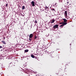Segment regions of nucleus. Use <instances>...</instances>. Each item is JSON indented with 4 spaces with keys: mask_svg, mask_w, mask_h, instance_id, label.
I'll return each instance as SVG.
<instances>
[{
    "mask_svg": "<svg viewBox=\"0 0 76 76\" xmlns=\"http://www.w3.org/2000/svg\"><path fill=\"white\" fill-rule=\"evenodd\" d=\"M29 51V50L28 49H26L24 50V53H28Z\"/></svg>",
    "mask_w": 76,
    "mask_h": 76,
    "instance_id": "6",
    "label": "nucleus"
},
{
    "mask_svg": "<svg viewBox=\"0 0 76 76\" xmlns=\"http://www.w3.org/2000/svg\"><path fill=\"white\" fill-rule=\"evenodd\" d=\"M23 17L24 16V15H23Z\"/></svg>",
    "mask_w": 76,
    "mask_h": 76,
    "instance_id": "32",
    "label": "nucleus"
},
{
    "mask_svg": "<svg viewBox=\"0 0 76 76\" xmlns=\"http://www.w3.org/2000/svg\"><path fill=\"white\" fill-rule=\"evenodd\" d=\"M32 6L34 7L35 6V2L34 1H32L31 2Z\"/></svg>",
    "mask_w": 76,
    "mask_h": 76,
    "instance_id": "2",
    "label": "nucleus"
},
{
    "mask_svg": "<svg viewBox=\"0 0 76 76\" xmlns=\"http://www.w3.org/2000/svg\"><path fill=\"white\" fill-rule=\"evenodd\" d=\"M1 42H2L4 44H6V42L3 41H1Z\"/></svg>",
    "mask_w": 76,
    "mask_h": 76,
    "instance_id": "10",
    "label": "nucleus"
},
{
    "mask_svg": "<svg viewBox=\"0 0 76 76\" xmlns=\"http://www.w3.org/2000/svg\"><path fill=\"white\" fill-rule=\"evenodd\" d=\"M67 4H69V2H67Z\"/></svg>",
    "mask_w": 76,
    "mask_h": 76,
    "instance_id": "30",
    "label": "nucleus"
},
{
    "mask_svg": "<svg viewBox=\"0 0 76 76\" xmlns=\"http://www.w3.org/2000/svg\"><path fill=\"white\" fill-rule=\"evenodd\" d=\"M64 26V25H63V24H62V25H61L60 26V27H62V26Z\"/></svg>",
    "mask_w": 76,
    "mask_h": 76,
    "instance_id": "19",
    "label": "nucleus"
},
{
    "mask_svg": "<svg viewBox=\"0 0 76 76\" xmlns=\"http://www.w3.org/2000/svg\"><path fill=\"white\" fill-rule=\"evenodd\" d=\"M58 24H56V25H54L53 27V29H56V28H58Z\"/></svg>",
    "mask_w": 76,
    "mask_h": 76,
    "instance_id": "1",
    "label": "nucleus"
},
{
    "mask_svg": "<svg viewBox=\"0 0 76 76\" xmlns=\"http://www.w3.org/2000/svg\"><path fill=\"white\" fill-rule=\"evenodd\" d=\"M29 37L30 38H32L33 37V34H31L29 35Z\"/></svg>",
    "mask_w": 76,
    "mask_h": 76,
    "instance_id": "4",
    "label": "nucleus"
},
{
    "mask_svg": "<svg viewBox=\"0 0 76 76\" xmlns=\"http://www.w3.org/2000/svg\"><path fill=\"white\" fill-rule=\"evenodd\" d=\"M56 75H58V73H56Z\"/></svg>",
    "mask_w": 76,
    "mask_h": 76,
    "instance_id": "24",
    "label": "nucleus"
},
{
    "mask_svg": "<svg viewBox=\"0 0 76 76\" xmlns=\"http://www.w3.org/2000/svg\"><path fill=\"white\" fill-rule=\"evenodd\" d=\"M3 39H5V37H4Z\"/></svg>",
    "mask_w": 76,
    "mask_h": 76,
    "instance_id": "25",
    "label": "nucleus"
},
{
    "mask_svg": "<svg viewBox=\"0 0 76 76\" xmlns=\"http://www.w3.org/2000/svg\"><path fill=\"white\" fill-rule=\"evenodd\" d=\"M0 60H1V58H0Z\"/></svg>",
    "mask_w": 76,
    "mask_h": 76,
    "instance_id": "29",
    "label": "nucleus"
},
{
    "mask_svg": "<svg viewBox=\"0 0 76 76\" xmlns=\"http://www.w3.org/2000/svg\"><path fill=\"white\" fill-rule=\"evenodd\" d=\"M45 9H48V7H47V6H45Z\"/></svg>",
    "mask_w": 76,
    "mask_h": 76,
    "instance_id": "17",
    "label": "nucleus"
},
{
    "mask_svg": "<svg viewBox=\"0 0 76 76\" xmlns=\"http://www.w3.org/2000/svg\"><path fill=\"white\" fill-rule=\"evenodd\" d=\"M54 21H55V20L54 19L52 20V21L50 22L51 23H54Z\"/></svg>",
    "mask_w": 76,
    "mask_h": 76,
    "instance_id": "8",
    "label": "nucleus"
},
{
    "mask_svg": "<svg viewBox=\"0 0 76 76\" xmlns=\"http://www.w3.org/2000/svg\"><path fill=\"white\" fill-rule=\"evenodd\" d=\"M0 48H2V46H0Z\"/></svg>",
    "mask_w": 76,
    "mask_h": 76,
    "instance_id": "26",
    "label": "nucleus"
},
{
    "mask_svg": "<svg viewBox=\"0 0 76 76\" xmlns=\"http://www.w3.org/2000/svg\"><path fill=\"white\" fill-rule=\"evenodd\" d=\"M63 20L64 22H67V20H66L65 18H63Z\"/></svg>",
    "mask_w": 76,
    "mask_h": 76,
    "instance_id": "7",
    "label": "nucleus"
},
{
    "mask_svg": "<svg viewBox=\"0 0 76 76\" xmlns=\"http://www.w3.org/2000/svg\"><path fill=\"white\" fill-rule=\"evenodd\" d=\"M11 48H8V49H7L8 50H10V49Z\"/></svg>",
    "mask_w": 76,
    "mask_h": 76,
    "instance_id": "23",
    "label": "nucleus"
},
{
    "mask_svg": "<svg viewBox=\"0 0 76 76\" xmlns=\"http://www.w3.org/2000/svg\"><path fill=\"white\" fill-rule=\"evenodd\" d=\"M1 51H3V50L2 49H1V50H0Z\"/></svg>",
    "mask_w": 76,
    "mask_h": 76,
    "instance_id": "28",
    "label": "nucleus"
},
{
    "mask_svg": "<svg viewBox=\"0 0 76 76\" xmlns=\"http://www.w3.org/2000/svg\"><path fill=\"white\" fill-rule=\"evenodd\" d=\"M29 40L30 41H31L32 40V38H29Z\"/></svg>",
    "mask_w": 76,
    "mask_h": 76,
    "instance_id": "14",
    "label": "nucleus"
},
{
    "mask_svg": "<svg viewBox=\"0 0 76 76\" xmlns=\"http://www.w3.org/2000/svg\"><path fill=\"white\" fill-rule=\"evenodd\" d=\"M71 4H69V5L68 7H71Z\"/></svg>",
    "mask_w": 76,
    "mask_h": 76,
    "instance_id": "18",
    "label": "nucleus"
},
{
    "mask_svg": "<svg viewBox=\"0 0 76 76\" xmlns=\"http://www.w3.org/2000/svg\"><path fill=\"white\" fill-rule=\"evenodd\" d=\"M31 57H32V58H35V56H34V55H31Z\"/></svg>",
    "mask_w": 76,
    "mask_h": 76,
    "instance_id": "13",
    "label": "nucleus"
},
{
    "mask_svg": "<svg viewBox=\"0 0 76 76\" xmlns=\"http://www.w3.org/2000/svg\"><path fill=\"white\" fill-rule=\"evenodd\" d=\"M65 16L67 17V11H65L64 13Z\"/></svg>",
    "mask_w": 76,
    "mask_h": 76,
    "instance_id": "3",
    "label": "nucleus"
},
{
    "mask_svg": "<svg viewBox=\"0 0 76 76\" xmlns=\"http://www.w3.org/2000/svg\"><path fill=\"white\" fill-rule=\"evenodd\" d=\"M3 50H4V48H2Z\"/></svg>",
    "mask_w": 76,
    "mask_h": 76,
    "instance_id": "31",
    "label": "nucleus"
},
{
    "mask_svg": "<svg viewBox=\"0 0 76 76\" xmlns=\"http://www.w3.org/2000/svg\"><path fill=\"white\" fill-rule=\"evenodd\" d=\"M63 24L64 26V25H66L67 24V23L66 22L63 23Z\"/></svg>",
    "mask_w": 76,
    "mask_h": 76,
    "instance_id": "11",
    "label": "nucleus"
},
{
    "mask_svg": "<svg viewBox=\"0 0 76 76\" xmlns=\"http://www.w3.org/2000/svg\"><path fill=\"white\" fill-rule=\"evenodd\" d=\"M41 49V48H39L37 50V51H38V52H40V51H42Z\"/></svg>",
    "mask_w": 76,
    "mask_h": 76,
    "instance_id": "5",
    "label": "nucleus"
},
{
    "mask_svg": "<svg viewBox=\"0 0 76 76\" xmlns=\"http://www.w3.org/2000/svg\"><path fill=\"white\" fill-rule=\"evenodd\" d=\"M46 50V49H45L44 50V51H47V50Z\"/></svg>",
    "mask_w": 76,
    "mask_h": 76,
    "instance_id": "27",
    "label": "nucleus"
},
{
    "mask_svg": "<svg viewBox=\"0 0 76 76\" xmlns=\"http://www.w3.org/2000/svg\"><path fill=\"white\" fill-rule=\"evenodd\" d=\"M37 36H36V35H35L34 36V39H37Z\"/></svg>",
    "mask_w": 76,
    "mask_h": 76,
    "instance_id": "15",
    "label": "nucleus"
},
{
    "mask_svg": "<svg viewBox=\"0 0 76 76\" xmlns=\"http://www.w3.org/2000/svg\"><path fill=\"white\" fill-rule=\"evenodd\" d=\"M60 24H63V22L60 23Z\"/></svg>",
    "mask_w": 76,
    "mask_h": 76,
    "instance_id": "20",
    "label": "nucleus"
},
{
    "mask_svg": "<svg viewBox=\"0 0 76 76\" xmlns=\"http://www.w3.org/2000/svg\"><path fill=\"white\" fill-rule=\"evenodd\" d=\"M50 10H52V11H54V10H55V9L54 8H50Z\"/></svg>",
    "mask_w": 76,
    "mask_h": 76,
    "instance_id": "9",
    "label": "nucleus"
},
{
    "mask_svg": "<svg viewBox=\"0 0 76 76\" xmlns=\"http://www.w3.org/2000/svg\"><path fill=\"white\" fill-rule=\"evenodd\" d=\"M34 23H38V22H37V20H35Z\"/></svg>",
    "mask_w": 76,
    "mask_h": 76,
    "instance_id": "16",
    "label": "nucleus"
},
{
    "mask_svg": "<svg viewBox=\"0 0 76 76\" xmlns=\"http://www.w3.org/2000/svg\"><path fill=\"white\" fill-rule=\"evenodd\" d=\"M25 7L24 6H23L22 7V10H24L25 9Z\"/></svg>",
    "mask_w": 76,
    "mask_h": 76,
    "instance_id": "12",
    "label": "nucleus"
},
{
    "mask_svg": "<svg viewBox=\"0 0 76 76\" xmlns=\"http://www.w3.org/2000/svg\"><path fill=\"white\" fill-rule=\"evenodd\" d=\"M34 73L35 74V73H37V72H34Z\"/></svg>",
    "mask_w": 76,
    "mask_h": 76,
    "instance_id": "22",
    "label": "nucleus"
},
{
    "mask_svg": "<svg viewBox=\"0 0 76 76\" xmlns=\"http://www.w3.org/2000/svg\"><path fill=\"white\" fill-rule=\"evenodd\" d=\"M7 6H8L7 4H6V7H7Z\"/></svg>",
    "mask_w": 76,
    "mask_h": 76,
    "instance_id": "21",
    "label": "nucleus"
}]
</instances>
